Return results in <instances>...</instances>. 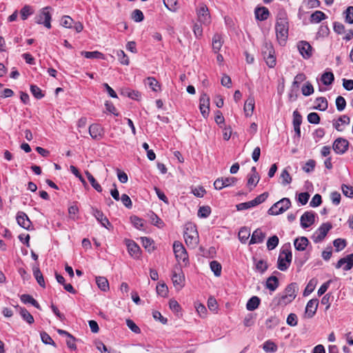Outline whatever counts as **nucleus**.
<instances>
[{
  "label": "nucleus",
  "instance_id": "nucleus-24",
  "mask_svg": "<svg viewBox=\"0 0 353 353\" xmlns=\"http://www.w3.org/2000/svg\"><path fill=\"white\" fill-rule=\"evenodd\" d=\"M254 14L257 20L265 21L268 18L270 12L265 7H259L255 8Z\"/></svg>",
  "mask_w": 353,
  "mask_h": 353
},
{
  "label": "nucleus",
  "instance_id": "nucleus-12",
  "mask_svg": "<svg viewBox=\"0 0 353 353\" xmlns=\"http://www.w3.org/2000/svg\"><path fill=\"white\" fill-rule=\"evenodd\" d=\"M199 21L205 25H208L211 21V17L209 10L205 4L199 3L196 10Z\"/></svg>",
  "mask_w": 353,
  "mask_h": 353
},
{
  "label": "nucleus",
  "instance_id": "nucleus-14",
  "mask_svg": "<svg viewBox=\"0 0 353 353\" xmlns=\"http://www.w3.org/2000/svg\"><path fill=\"white\" fill-rule=\"evenodd\" d=\"M319 305V300L317 299H312L310 300L305 307L304 313V318L311 319L312 318L317 310Z\"/></svg>",
  "mask_w": 353,
  "mask_h": 353
},
{
  "label": "nucleus",
  "instance_id": "nucleus-47",
  "mask_svg": "<svg viewBox=\"0 0 353 353\" xmlns=\"http://www.w3.org/2000/svg\"><path fill=\"white\" fill-rule=\"evenodd\" d=\"M211 213V208L208 205L201 206L198 210V216L200 218H207Z\"/></svg>",
  "mask_w": 353,
  "mask_h": 353
},
{
  "label": "nucleus",
  "instance_id": "nucleus-51",
  "mask_svg": "<svg viewBox=\"0 0 353 353\" xmlns=\"http://www.w3.org/2000/svg\"><path fill=\"white\" fill-rule=\"evenodd\" d=\"M345 21L348 23H353V6H348L344 12Z\"/></svg>",
  "mask_w": 353,
  "mask_h": 353
},
{
  "label": "nucleus",
  "instance_id": "nucleus-31",
  "mask_svg": "<svg viewBox=\"0 0 353 353\" xmlns=\"http://www.w3.org/2000/svg\"><path fill=\"white\" fill-rule=\"evenodd\" d=\"M321 81L325 85H331L334 81V75L332 72H325L321 78Z\"/></svg>",
  "mask_w": 353,
  "mask_h": 353
},
{
  "label": "nucleus",
  "instance_id": "nucleus-53",
  "mask_svg": "<svg viewBox=\"0 0 353 353\" xmlns=\"http://www.w3.org/2000/svg\"><path fill=\"white\" fill-rule=\"evenodd\" d=\"M302 94L304 96H310L314 93V88L311 83L307 82L301 89Z\"/></svg>",
  "mask_w": 353,
  "mask_h": 353
},
{
  "label": "nucleus",
  "instance_id": "nucleus-52",
  "mask_svg": "<svg viewBox=\"0 0 353 353\" xmlns=\"http://www.w3.org/2000/svg\"><path fill=\"white\" fill-rule=\"evenodd\" d=\"M40 336L41 339L43 343L55 346V343L48 333L46 332H41Z\"/></svg>",
  "mask_w": 353,
  "mask_h": 353
},
{
  "label": "nucleus",
  "instance_id": "nucleus-37",
  "mask_svg": "<svg viewBox=\"0 0 353 353\" xmlns=\"http://www.w3.org/2000/svg\"><path fill=\"white\" fill-rule=\"evenodd\" d=\"M288 168H290L288 167ZM280 179H281V184L283 185H286L290 184L292 182V176H290L289 171L288 170V168H285L281 173Z\"/></svg>",
  "mask_w": 353,
  "mask_h": 353
},
{
  "label": "nucleus",
  "instance_id": "nucleus-25",
  "mask_svg": "<svg viewBox=\"0 0 353 353\" xmlns=\"http://www.w3.org/2000/svg\"><path fill=\"white\" fill-rule=\"evenodd\" d=\"M255 105L254 98L252 96H250L245 102L244 111L247 117H250L254 111Z\"/></svg>",
  "mask_w": 353,
  "mask_h": 353
},
{
  "label": "nucleus",
  "instance_id": "nucleus-61",
  "mask_svg": "<svg viewBox=\"0 0 353 353\" xmlns=\"http://www.w3.org/2000/svg\"><path fill=\"white\" fill-rule=\"evenodd\" d=\"M286 323L290 326H296L298 323V318L296 314L294 313H290L287 317Z\"/></svg>",
  "mask_w": 353,
  "mask_h": 353
},
{
  "label": "nucleus",
  "instance_id": "nucleus-59",
  "mask_svg": "<svg viewBox=\"0 0 353 353\" xmlns=\"http://www.w3.org/2000/svg\"><path fill=\"white\" fill-rule=\"evenodd\" d=\"M316 283V281L314 279H312L309 281L303 292V296H307L314 291Z\"/></svg>",
  "mask_w": 353,
  "mask_h": 353
},
{
  "label": "nucleus",
  "instance_id": "nucleus-54",
  "mask_svg": "<svg viewBox=\"0 0 353 353\" xmlns=\"http://www.w3.org/2000/svg\"><path fill=\"white\" fill-rule=\"evenodd\" d=\"M132 19L135 22H141L144 19V15L143 12L139 9H135L132 12Z\"/></svg>",
  "mask_w": 353,
  "mask_h": 353
},
{
  "label": "nucleus",
  "instance_id": "nucleus-6",
  "mask_svg": "<svg viewBox=\"0 0 353 353\" xmlns=\"http://www.w3.org/2000/svg\"><path fill=\"white\" fill-rule=\"evenodd\" d=\"M262 54L266 64L270 68H274L276 65V57L274 49L271 43L265 42L262 46Z\"/></svg>",
  "mask_w": 353,
  "mask_h": 353
},
{
  "label": "nucleus",
  "instance_id": "nucleus-50",
  "mask_svg": "<svg viewBox=\"0 0 353 353\" xmlns=\"http://www.w3.org/2000/svg\"><path fill=\"white\" fill-rule=\"evenodd\" d=\"M131 221L133 225L138 230H143L144 227L143 220L137 216H131Z\"/></svg>",
  "mask_w": 353,
  "mask_h": 353
},
{
  "label": "nucleus",
  "instance_id": "nucleus-36",
  "mask_svg": "<svg viewBox=\"0 0 353 353\" xmlns=\"http://www.w3.org/2000/svg\"><path fill=\"white\" fill-rule=\"evenodd\" d=\"M316 105L314 109L320 111H325L328 107V103L326 98L321 97L316 99Z\"/></svg>",
  "mask_w": 353,
  "mask_h": 353
},
{
  "label": "nucleus",
  "instance_id": "nucleus-57",
  "mask_svg": "<svg viewBox=\"0 0 353 353\" xmlns=\"http://www.w3.org/2000/svg\"><path fill=\"white\" fill-rule=\"evenodd\" d=\"M255 203H254V201H250L245 203H241L236 205V209L239 211L244 210L247 209H250L251 208L255 207Z\"/></svg>",
  "mask_w": 353,
  "mask_h": 353
},
{
  "label": "nucleus",
  "instance_id": "nucleus-10",
  "mask_svg": "<svg viewBox=\"0 0 353 353\" xmlns=\"http://www.w3.org/2000/svg\"><path fill=\"white\" fill-rule=\"evenodd\" d=\"M350 143L344 138H337L333 143L332 148L337 154H345L349 148Z\"/></svg>",
  "mask_w": 353,
  "mask_h": 353
},
{
  "label": "nucleus",
  "instance_id": "nucleus-60",
  "mask_svg": "<svg viewBox=\"0 0 353 353\" xmlns=\"http://www.w3.org/2000/svg\"><path fill=\"white\" fill-rule=\"evenodd\" d=\"M21 17L23 20H26L33 12L32 8L30 6H25L21 10Z\"/></svg>",
  "mask_w": 353,
  "mask_h": 353
},
{
  "label": "nucleus",
  "instance_id": "nucleus-34",
  "mask_svg": "<svg viewBox=\"0 0 353 353\" xmlns=\"http://www.w3.org/2000/svg\"><path fill=\"white\" fill-rule=\"evenodd\" d=\"M21 301L25 303L28 304L30 303L34 306L35 307L40 309V305L38 303V302L30 294H22L20 297Z\"/></svg>",
  "mask_w": 353,
  "mask_h": 353
},
{
  "label": "nucleus",
  "instance_id": "nucleus-28",
  "mask_svg": "<svg viewBox=\"0 0 353 353\" xmlns=\"http://www.w3.org/2000/svg\"><path fill=\"white\" fill-rule=\"evenodd\" d=\"M32 271H33V275L35 277L39 285L41 287L44 288L46 287V283H45L44 278L43 276V274H42L38 266H34L32 268Z\"/></svg>",
  "mask_w": 353,
  "mask_h": 353
},
{
  "label": "nucleus",
  "instance_id": "nucleus-38",
  "mask_svg": "<svg viewBox=\"0 0 353 353\" xmlns=\"http://www.w3.org/2000/svg\"><path fill=\"white\" fill-rule=\"evenodd\" d=\"M19 314L22 319L29 324H32L34 321L32 315L24 307H20Z\"/></svg>",
  "mask_w": 353,
  "mask_h": 353
},
{
  "label": "nucleus",
  "instance_id": "nucleus-63",
  "mask_svg": "<svg viewBox=\"0 0 353 353\" xmlns=\"http://www.w3.org/2000/svg\"><path fill=\"white\" fill-rule=\"evenodd\" d=\"M341 190L345 196L348 198H353V188L352 186L343 184L341 185Z\"/></svg>",
  "mask_w": 353,
  "mask_h": 353
},
{
  "label": "nucleus",
  "instance_id": "nucleus-8",
  "mask_svg": "<svg viewBox=\"0 0 353 353\" xmlns=\"http://www.w3.org/2000/svg\"><path fill=\"white\" fill-rule=\"evenodd\" d=\"M51 7L47 6L42 8L34 17V22L38 24H43L46 28H51V14L50 13Z\"/></svg>",
  "mask_w": 353,
  "mask_h": 353
},
{
  "label": "nucleus",
  "instance_id": "nucleus-43",
  "mask_svg": "<svg viewBox=\"0 0 353 353\" xmlns=\"http://www.w3.org/2000/svg\"><path fill=\"white\" fill-rule=\"evenodd\" d=\"M210 267L216 276H219L221 275L222 267L220 263L216 261H212L210 263Z\"/></svg>",
  "mask_w": 353,
  "mask_h": 353
},
{
  "label": "nucleus",
  "instance_id": "nucleus-48",
  "mask_svg": "<svg viewBox=\"0 0 353 353\" xmlns=\"http://www.w3.org/2000/svg\"><path fill=\"white\" fill-rule=\"evenodd\" d=\"M279 238L277 236L274 235L268 239L267 241V248L269 250H274L279 244Z\"/></svg>",
  "mask_w": 353,
  "mask_h": 353
},
{
  "label": "nucleus",
  "instance_id": "nucleus-26",
  "mask_svg": "<svg viewBox=\"0 0 353 353\" xmlns=\"http://www.w3.org/2000/svg\"><path fill=\"white\" fill-rule=\"evenodd\" d=\"M261 299L256 296H253L248 301L246 309L248 311H254L259 307Z\"/></svg>",
  "mask_w": 353,
  "mask_h": 353
},
{
  "label": "nucleus",
  "instance_id": "nucleus-16",
  "mask_svg": "<svg viewBox=\"0 0 353 353\" xmlns=\"http://www.w3.org/2000/svg\"><path fill=\"white\" fill-rule=\"evenodd\" d=\"M210 97L205 93L202 94L199 99V108L203 117L208 116L210 110Z\"/></svg>",
  "mask_w": 353,
  "mask_h": 353
},
{
  "label": "nucleus",
  "instance_id": "nucleus-11",
  "mask_svg": "<svg viewBox=\"0 0 353 353\" xmlns=\"http://www.w3.org/2000/svg\"><path fill=\"white\" fill-rule=\"evenodd\" d=\"M297 48L302 57L305 59H310L313 54L314 49L306 41H299Z\"/></svg>",
  "mask_w": 353,
  "mask_h": 353
},
{
  "label": "nucleus",
  "instance_id": "nucleus-13",
  "mask_svg": "<svg viewBox=\"0 0 353 353\" xmlns=\"http://www.w3.org/2000/svg\"><path fill=\"white\" fill-rule=\"evenodd\" d=\"M185 277L181 268L175 267L172 271V281L174 285L181 288L184 285Z\"/></svg>",
  "mask_w": 353,
  "mask_h": 353
},
{
  "label": "nucleus",
  "instance_id": "nucleus-33",
  "mask_svg": "<svg viewBox=\"0 0 353 353\" xmlns=\"http://www.w3.org/2000/svg\"><path fill=\"white\" fill-rule=\"evenodd\" d=\"M96 283L100 290L106 292L109 290V283L108 279L103 276H97Z\"/></svg>",
  "mask_w": 353,
  "mask_h": 353
},
{
  "label": "nucleus",
  "instance_id": "nucleus-22",
  "mask_svg": "<svg viewBox=\"0 0 353 353\" xmlns=\"http://www.w3.org/2000/svg\"><path fill=\"white\" fill-rule=\"evenodd\" d=\"M265 237V233L260 228H258L253 232L250 244L261 243L263 241Z\"/></svg>",
  "mask_w": 353,
  "mask_h": 353
},
{
  "label": "nucleus",
  "instance_id": "nucleus-4",
  "mask_svg": "<svg viewBox=\"0 0 353 353\" xmlns=\"http://www.w3.org/2000/svg\"><path fill=\"white\" fill-rule=\"evenodd\" d=\"M184 239L185 243L188 246L195 248L199 243V234L196 230V225L192 223L185 225L184 231Z\"/></svg>",
  "mask_w": 353,
  "mask_h": 353
},
{
  "label": "nucleus",
  "instance_id": "nucleus-58",
  "mask_svg": "<svg viewBox=\"0 0 353 353\" xmlns=\"http://www.w3.org/2000/svg\"><path fill=\"white\" fill-rule=\"evenodd\" d=\"M141 242L143 246L145 249H148L149 252L154 250V246L152 245L153 241L150 238L146 236L141 237Z\"/></svg>",
  "mask_w": 353,
  "mask_h": 353
},
{
  "label": "nucleus",
  "instance_id": "nucleus-1",
  "mask_svg": "<svg viewBox=\"0 0 353 353\" xmlns=\"http://www.w3.org/2000/svg\"><path fill=\"white\" fill-rule=\"evenodd\" d=\"M275 30L279 43L284 45L288 37L289 22L288 14L283 9H280L276 14Z\"/></svg>",
  "mask_w": 353,
  "mask_h": 353
},
{
  "label": "nucleus",
  "instance_id": "nucleus-55",
  "mask_svg": "<svg viewBox=\"0 0 353 353\" xmlns=\"http://www.w3.org/2000/svg\"><path fill=\"white\" fill-rule=\"evenodd\" d=\"M117 55L120 63L123 65H129L130 61L128 57L125 54L124 51L120 50L117 51Z\"/></svg>",
  "mask_w": 353,
  "mask_h": 353
},
{
  "label": "nucleus",
  "instance_id": "nucleus-21",
  "mask_svg": "<svg viewBox=\"0 0 353 353\" xmlns=\"http://www.w3.org/2000/svg\"><path fill=\"white\" fill-rule=\"evenodd\" d=\"M18 224L26 230H30L32 223L28 215L23 212H19L17 214Z\"/></svg>",
  "mask_w": 353,
  "mask_h": 353
},
{
  "label": "nucleus",
  "instance_id": "nucleus-23",
  "mask_svg": "<svg viewBox=\"0 0 353 353\" xmlns=\"http://www.w3.org/2000/svg\"><path fill=\"white\" fill-rule=\"evenodd\" d=\"M309 244L308 239L305 236L296 238L294 241V245L296 250L304 251Z\"/></svg>",
  "mask_w": 353,
  "mask_h": 353
},
{
  "label": "nucleus",
  "instance_id": "nucleus-15",
  "mask_svg": "<svg viewBox=\"0 0 353 353\" xmlns=\"http://www.w3.org/2000/svg\"><path fill=\"white\" fill-rule=\"evenodd\" d=\"M341 267H343L345 271H348L353 268V254H348L338 261L336 268H340Z\"/></svg>",
  "mask_w": 353,
  "mask_h": 353
},
{
  "label": "nucleus",
  "instance_id": "nucleus-9",
  "mask_svg": "<svg viewBox=\"0 0 353 353\" xmlns=\"http://www.w3.org/2000/svg\"><path fill=\"white\" fill-rule=\"evenodd\" d=\"M332 225L330 223H323L313 234L312 239L314 243L322 241L326 236L327 232L332 229Z\"/></svg>",
  "mask_w": 353,
  "mask_h": 353
},
{
  "label": "nucleus",
  "instance_id": "nucleus-19",
  "mask_svg": "<svg viewBox=\"0 0 353 353\" xmlns=\"http://www.w3.org/2000/svg\"><path fill=\"white\" fill-rule=\"evenodd\" d=\"M92 214L96 219L105 228L108 229L112 226L108 218L104 215L102 211L97 208H92Z\"/></svg>",
  "mask_w": 353,
  "mask_h": 353
},
{
  "label": "nucleus",
  "instance_id": "nucleus-39",
  "mask_svg": "<svg viewBox=\"0 0 353 353\" xmlns=\"http://www.w3.org/2000/svg\"><path fill=\"white\" fill-rule=\"evenodd\" d=\"M256 270L263 274L268 268L267 262L263 259L256 261L254 259Z\"/></svg>",
  "mask_w": 353,
  "mask_h": 353
},
{
  "label": "nucleus",
  "instance_id": "nucleus-17",
  "mask_svg": "<svg viewBox=\"0 0 353 353\" xmlns=\"http://www.w3.org/2000/svg\"><path fill=\"white\" fill-rule=\"evenodd\" d=\"M315 221V214L312 212H305L301 216L300 222L303 228L305 229L311 226Z\"/></svg>",
  "mask_w": 353,
  "mask_h": 353
},
{
  "label": "nucleus",
  "instance_id": "nucleus-56",
  "mask_svg": "<svg viewBox=\"0 0 353 353\" xmlns=\"http://www.w3.org/2000/svg\"><path fill=\"white\" fill-rule=\"evenodd\" d=\"M336 109L341 112L343 111L346 106V101L343 97L339 96L336 99Z\"/></svg>",
  "mask_w": 353,
  "mask_h": 353
},
{
  "label": "nucleus",
  "instance_id": "nucleus-3",
  "mask_svg": "<svg viewBox=\"0 0 353 353\" xmlns=\"http://www.w3.org/2000/svg\"><path fill=\"white\" fill-rule=\"evenodd\" d=\"M298 287L296 283H291L285 288L283 293L279 295L277 304L285 306L292 303L296 297Z\"/></svg>",
  "mask_w": 353,
  "mask_h": 353
},
{
  "label": "nucleus",
  "instance_id": "nucleus-62",
  "mask_svg": "<svg viewBox=\"0 0 353 353\" xmlns=\"http://www.w3.org/2000/svg\"><path fill=\"white\" fill-rule=\"evenodd\" d=\"M74 23L73 19L68 15L63 16L61 19V24L65 28H72V23Z\"/></svg>",
  "mask_w": 353,
  "mask_h": 353
},
{
  "label": "nucleus",
  "instance_id": "nucleus-49",
  "mask_svg": "<svg viewBox=\"0 0 353 353\" xmlns=\"http://www.w3.org/2000/svg\"><path fill=\"white\" fill-rule=\"evenodd\" d=\"M333 245L336 252L343 250L346 247V241L343 239H336L333 241Z\"/></svg>",
  "mask_w": 353,
  "mask_h": 353
},
{
  "label": "nucleus",
  "instance_id": "nucleus-40",
  "mask_svg": "<svg viewBox=\"0 0 353 353\" xmlns=\"http://www.w3.org/2000/svg\"><path fill=\"white\" fill-rule=\"evenodd\" d=\"M85 174L93 188H94L98 192H101L103 189L101 185L97 183L94 177L88 171H85Z\"/></svg>",
  "mask_w": 353,
  "mask_h": 353
},
{
  "label": "nucleus",
  "instance_id": "nucleus-32",
  "mask_svg": "<svg viewBox=\"0 0 353 353\" xmlns=\"http://www.w3.org/2000/svg\"><path fill=\"white\" fill-rule=\"evenodd\" d=\"M81 54L86 59H104L103 54L99 51H93V52L81 51Z\"/></svg>",
  "mask_w": 353,
  "mask_h": 353
},
{
  "label": "nucleus",
  "instance_id": "nucleus-35",
  "mask_svg": "<svg viewBox=\"0 0 353 353\" xmlns=\"http://www.w3.org/2000/svg\"><path fill=\"white\" fill-rule=\"evenodd\" d=\"M327 18V16L324 12L320 10H316L313 12L310 16V21L312 23H319L322 20H324Z\"/></svg>",
  "mask_w": 353,
  "mask_h": 353
},
{
  "label": "nucleus",
  "instance_id": "nucleus-2",
  "mask_svg": "<svg viewBox=\"0 0 353 353\" xmlns=\"http://www.w3.org/2000/svg\"><path fill=\"white\" fill-rule=\"evenodd\" d=\"M292 254L291 251V244L290 243H287L284 244L280 251L278 261H277V268L281 271H286L292 262Z\"/></svg>",
  "mask_w": 353,
  "mask_h": 353
},
{
  "label": "nucleus",
  "instance_id": "nucleus-45",
  "mask_svg": "<svg viewBox=\"0 0 353 353\" xmlns=\"http://www.w3.org/2000/svg\"><path fill=\"white\" fill-rule=\"evenodd\" d=\"M250 236V231L246 228H242L239 232V239L240 241L245 243Z\"/></svg>",
  "mask_w": 353,
  "mask_h": 353
},
{
  "label": "nucleus",
  "instance_id": "nucleus-30",
  "mask_svg": "<svg viewBox=\"0 0 353 353\" xmlns=\"http://www.w3.org/2000/svg\"><path fill=\"white\" fill-rule=\"evenodd\" d=\"M222 37L220 34H216L212 38V49L215 53H218L223 45Z\"/></svg>",
  "mask_w": 353,
  "mask_h": 353
},
{
  "label": "nucleus",
  "instance_id": "nucleus-46",
  "mask_svg": "<svg viewBox=\"0 0 353 353\" xmlns=\"http://www.w3.org/2000/svg\"><path fill=\"white\" fill-rule=\"evenodd\" d=\"M147 83L149 87L154 92H157L160 90V84L154 77H148Z\"/></svg>",
  "mask_w": 353,
  "mask_h": 353
},
{
  "label": "nucleus",
  "instance_id": "nucleus-18",
  "mask_svg": "<svg viewBox=\"0 0 353 353\" xmlns=\"http://www.w3.org/2000/svg\"><path fill=\"white\" fill-rule=\"evenodd\" d=\"M125 244L129 254L134 259H138L141 255L139 246L134 241L130 239L125 240Z\"/></svg>",
  "mask_w": 353,
  "mask_h": 353
},
{
  "label": "nucleus",
  "instance_id": "nucleus-27",
  "mask_svg": "<svg viewBox=\"0 0 353 353\" xmlns=\"http://www.w3.org/2000/svg\"><path fill=\"white\" fill-rule=\"evenodd\" d=\"M279 279L275 276H270L268 278L265 287L272 292L275 291L279 287Z\"/></svg>",
  "mask_w": 353,
  "mask_h": 353
},
{
  "label": "nucleus",
  "instance_id": "nucleus-44",
  "mask_svg": "<svg viewBox=\"0 0 353 353\" xmlns=\"http://www.w3.org/2000/svg\"><path fill=\"white\" fill-rule=\"evenodd\" d=\"M30 92L37 99H41L44 97V94L41 88L36 85H30Z\"/></svg>",
  "mask_w": 353,
  "mask_h": 353
},
{
  "label": "nucleus",
  "instance_id": "nucleus-64",
  "mask_svg": "<svg viewBox=\"0 0 353 353\" xmlns=\"http://www.w3.org/2000/svg\"><path fill=\"white\" fill-rule=\"evenodd\" d=\"M316 162L313 159L308 160L303 167V170L309 173L310 172H312L315 168Z\"/></svg>",
  "mask_w": 353,
  "mask_h": 353
},
{
  "label": "nucleus",
  "instance_id": "nucleus-20",
  "mask_svg": "<svg viewBox=\"0 0 353 353\" xmlns=\"http://www.w3.org/2000/svg\"><path fill=\"white\" fill-rule=\"evenodd\" d=\"M103 129L100 124L93 123L89 127V134L93 139H101L103 136Z\"/></svg>",
  "mask_w": 353,
  "mask_h": 353
},
{
  "label": "nucleus",
  "instance_id": "nucleus-29",
  "mask_svg": "<svg viewBox=\"0 0 353 353\" xmlns=\"http://www.w3.org/2000/svg\"><path fill=\"white\" fill-rule=\"evenodd\" d=\"M259 180V174L252 175L249 174L248 175L247 186L250 191H252L256 186Z\"/></svg>",
  "mask_w": 353,
  "mask_h": 353
},
{
  "label": "nucleus",
  "instance_id": "nucleus-41",
  "mask_svg": "<svg viewBox=\"0 0 353 353\" xmlns=\"http://www.w3.org/2000/svg\"><path fill=\"white\" fill-rule=\"evenodd\" d=\"M277 348L276 344L271 340H268L263 344V349L265 352H275Z\"/></svg>",
  "mask_w": 353,
  "mask_h": 353
},
{
  "label": "nucleus",
  "instance_id": "nucleus-7",
  "mask_svg": "<svg viewBox=\"0 0 353 353\" xmlns=\"http://www.w3.org/2000/svg\"><path fill=\"white\" fill-rule=\"evenodd\" d=\"M291 206V201L288 198H283L275 203L268 211L270 215H279L285 212Z\"/></svg>",
  "mask_w": 353,
  "mask_h": 353
},
{
  "label": "nucleus",
  "instance_id": "nucleus-42",
  "mask_svg": "<svg viewBox=\"0 0 353 353\" xmlns=\"http://www.w3.org/2000/svg\"><path fill=\"white\" fill-rule=\"evenodd\" d=\"M150 222L152 225L161 228L164 225L163 221L154 212H151L150 214Z\"/></svg>",
  "mask_w": 353,
  "mask_h": 353
},
{
  "label": "nucleus",
  "instance_id": "nucleus-5",
  "mask_svg": "<svg viewBox=\"0 0 353 353\" xmlns=\"http://www.w3.org/2000/svg\"><path fill=\"white\" fill-rule=\"evenodd\" d=\"M173 251L175 255V258L179 264L181 262L183 263L185 266L189 265V259L188 252L184 248L183 245L179 241H174L173 243Z\"/></svg>",
  "mask_w": 353,
  "mask_h": 353
}]
</instances>
